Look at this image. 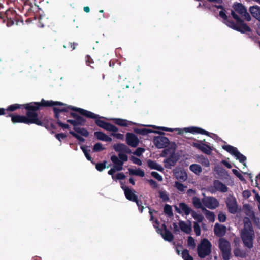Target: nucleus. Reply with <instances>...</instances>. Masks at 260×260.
Listing matches in <instances>:
<instances>
[{"instance_id": "obj_1", "label": "nucleus", "mask_w": 260, "mask_h": 260, "mask_svg": "<svg viewBox=\"0 0 260 260\" xmlns=\"http://www.w3.org/2000/svg\"><path fill=\"white\" fill-rule=\"evenodd\" d=\"M43 106H54L53 109L56 117L58 119V124L63 128H68L69 126L64 124L61 119H66L68 115L71 112V110L79 111V108H75L72 106H67L62 103L59 102H53L52 101H45L42 100Z\"/></svg>"}, {"instance_id": "obj_2", "label": "nucleus", "mask_w": 260, "mask_h": 260, "mask_svg": "<svg viewBox=\"0 0 260 260\" xmlns=\"http://www.w3.org/2000/svg\"><path fill=\"white\" fill-rule=\"evenodd\" d=\"M216 7L221 9L219 11V16L223 19L224 23L228 26L241 32L250 31V28L239 19L234 11H232V15L233 18L236 20L237 24H235L233 22L230 21L228 19L224 10L221 5H216Z\"/></svg>"}, {"instance_id": "obj_3", "label": "nucleus", "mask_w": 260, "mask_h": 260, "mask_svg": "<svg viewBox=\"0 0 260 260\" xmlns=\"http://www.w3.org/2000/svg\"><path fill=\"white\" fill-rule=\"evenodd\" d=\"M241 237L244 245L251 249L253 246L255 234L251 223L248 218L244 219V228L241 231Z\"/></svg>"}, {"instance_id": "obj_4", "label": "nucleus", "mask_w": 260, "mask_h": 260, "mask_svg": "<svg viewBox=\"0 0 260 260\" xmlns=\"http://www.w3.org/2000/svg\"><path fill=\"white\" fill-rule=\"evenodd\" d=\"M42 103V101H41V103H30L24 105L25 108L28 110L26 113V120L28 122L27 124L32 123H34L38 125H41L42 124V122L39 119L38 115L35 111L37 110L40 106H43Z\"/></svg>"}, {"instance_id": "obj_5", "label": "nucleus", "mask_w": 260, "mask_h": 260, "mask_svg": "<svg viewBox=\"0 0 260 260\" xmlns=\"http://www.w3.org/2000/svg\"><path fill=\"white\" fill-rule=\"evenodd\" d=\"M79 111L80 114L87 117L95 119V123L99 127L111 132H118V129L115 126L100 120L98 115L82 109H79Z\"/></svg>"}, {"instance_id": "obj_6", "label": "nucleus", "mask_w": 260, "mask_h": 260, "mask_svg": "<svg viewBox=\"0 0 260 260\" xmlns=\"http://www.w3.org/2000/svg\"><path fill=\"white\" fill-rule=\"evenodd\" d=\"M153 127L157 128L158 129H162L168 132H173L174 131L172 128H167L166 127H156L155 126H152ZM174 130L178 132V133L180 134H182L184 132L185 133H190L191 134H204L208 135L209 133L204 130L201 128H199L197 127H186L184 128L183 129H180V128H175Z\"/></svg>"}, {"instance_id": "obj_7", "label": "nucleus", "mask_w": 260, "mask_h": 260, "mask_svg": "<svg viewBox=\"0 0 260 260\" xmlns=\"http://www.w3.org/2000/svg\"><path fill=\"white\" fill-rule=\"evenodd\" d=\"M211 243L207 239H203L197 247L199 256L204 258L209 255L211 252Z\"/></svg>"}, {"instance_id": "obj_8", "label": "nucleus", "mask_w": 260, "mask_h": 260, "mask_svg": "<svg viewBox=\"0 0 260 260\" xmlns=\"http://www.w3.org/2000/svg\"><path fill=\"white\" fill-rule=\"evenodd\" d=\"M153 225L158 233L160 234L165 240L171 241L173 240V236L172 234L170 231L167 230L164 224L159 225V222L156 219L153 222Z\"/></svg>"}, {"instance_id": "obj_9", "label": "nucleus", "mask_w": 260, "mask_h": 260, "mask_svg": "<svg viewBox=\"0 0 260 260\" xmlns=\"http://www.w3.org/2000/svg\"><path fill=\"white\" fill-rule=\"evenodd\" d=\"M219 247L222 252L223 259L229 260L231 249L229 242L224 238H220L219 240Z\"/></svg>"}, {"instance_id": "obj_10", "label": "nucleus", "mask_w": 260, "mask_h": 260, "mask_svg": "<svg viewBox=\"0 0 260 260\" xmlns=\"http://www.w3.org/2000/svg\"><path fill=\"white\" fill-rule=\"evenodd\" d=\"M223 149L229 152L231 154L234 156V157L240 162H243V165L245 166V161L246 160V157L240 153L237 149L230 145H224L222 146Z\"/></svg>"}, {"instance_id": "obj_11", "label": "nucleus", "mask_w": 260, "mask_h": 260, "mask_svg": "<svg viewBox=\"0 0 260 260\" xmlns=\"http://www.w3.org/2000/svg\"><path fill=\"white\" fill-rule=\"evenodd\" d=\"M74 132L70 131V133L75 137L80 142H84L85 139L81 137H87L89 135V132L84 128L74 127Z\"/></svg>"}, {"instance_id": "obj_12", "label": "nucleus", "mask_w": 260, "mask_h": 260, "mask_svg": "<svg viewBox=\"0 0 260 260\" xmlns=\"http://www.w3.org/2000/svg\"><path fill=\"white\" fill-rule=\"evenodd\" d=\"M121 187L122 189L124 191V193L126 198L130 201L136 202L137 206L139 207V209L141 212H142L143 209H144L143 206H141L139 204V202L137 200V198L136 194H135V191L133 190H131L128 187L122 185Z\"/></svg>"}, {"instance_id": "obj_13", "label": "nucleus", "mask_w": 260, "mask_h": 260, "mask_svg": "<svg viewBox=\"0 0 260 260\" xmlns=\"http://www.w3.org/2000/svg\"><path fill=\"white\" fill-rule=\"evenodd\" d=\"M205 207L210 209H215L219 206V201L213 197H205L202 199Z\"/></svg>"}, {"instance_id": "obj_14", "label": "nucleus", "mask_w": 260, "mask_h": 260, "mask_svg": "<svg viewBox=\"0 0 260 260\" xmlns=\"http://www.w3.org/2000/svg\"><path fill=\"white\" fill-rule=\"evenodd\" d=\"M228 190V187L219 180H215L213 182V185L208 188V190L212 194L215 193L216 191L226 192Z\"/></svg>"}, {"instance_id": "obj_15", "label": "nucleus", "mask_w": 260, "mask_h": 260, "mask_svg": "<svg viewBox=\"0 0 260 260\" xmlns=\"http://www.w3.org/2000/svg\"><path fill=\"white\" fill-rule=\"evenodd\" d=\"M234 9L235 12L240 14L241 16L243 17L246 20L249 21L251 20L250 15L247 13L246 9L242 4L239 3L235 4Z\"/></svg>"}, {"instance_id": "obj_16", "label": "nucleus", "mask_w": 260, "mask_h": 260, "mask_svg": "<svg viewBox=\"0 0 260 260\" xmlns=\"http://www.w3.org/2000/svg\"><path fill=\"white\" fill-rule=\"evenodd\" d=\"M175 210L179 214L188 215L190 214L192 209L186 204L180 203L175 206Z\"/></svg>"}, {"instance_id": "obj_17", "label": "nucleus", "mask_w": 260, "mask_h": 260, "mask_svg": "<svg viewBox=\"0 0 260 260\" xmlns=\"http://www.w3.org/2000/svg\"><path fill=\"white\" fill-rule=\"evenodd\" d=\"M226 206L229 211L231 213H235L237 210V204L235 197L230 196L227 198Z\"/></svg>"}, {"instance_id": "obj_18", "label": "nucleus", "mask_w": 260, "mask_h": 260, "mask_svg": "<svg viewBox=\"0 0 260 260\" xmlns=\"http://www.w3.org/2000/svg\"><path fill=\"white\" fill-rule=\"evenodd\" d=\"M154 143L158 148H162L167 146L169 140L165 137H157L154 139Z\"/></svg>"}, {"instance_id": "obj_19", "label": "nucleus", "mask_w": 260, "mask_h": 260, "mask_svg": "<svg viewBox=\"0 0 260 260\" xmlns=\"http://www.w3.org/2000/svg\"><path fill=\"white\" fill-rule=\"evenodd\" d=\"M126 142L131 147H135L138 145L139 140L134 134L128 133L126 134Z\"/></svg>"}, {"instance_id": "obj_20", "label": "nucleus", "mask_w": 260, "mask_h": 260, "mask_svg": "<svg viewBox=\"0 0 260 260\" xmlns=\"http://www.w3.org/2000/svg\"><path fill=\"white\" fill-rule=\"evenodd\" d=\"M226 231V228L223 225L216 223L214 225V234L218 236L222 237L224 236Z\"/></svg>"}, {"instance_id": "obj_21", "label": "nucleus", "mask_w": 260, "mask_h": 260, "mask_svg": "<svg viewBox=\"0 0 260 260\" xmlns=\"http://www.w3.org/2000/svg\"><path fill=\"white\" fill-rule=\"evenodd\" d=\"M175 177L179 180L185 181L187 178V175L185 171L182 169H176L174 171Z\"/></svg>"}, {"instance_id": "obj_22", "label": "nucleus", "mask_w": 260, "mask_h": 260, "mask_svg": "<svg viewBox=\"0 0 260 260\" xmlns=\"http://www.w3.org/2000/svg\"><path fill=\"white\" fill-rule=\"evenodd\" d=\"M70 114L74 117L75 119V120H70L68 119L67 121L70 123L71 124L74 126H76L78 125H82L84 122V120L79 116H78L76 114L73 113H70Z\"/></svg>"}, {"instance_id": "obj_23", "label": "nucleus", "mask_w": 260, "mask_h": 260, "mask_svg": "<svg viewBox=\"0 0 260 260\" xmlns=\"http://www.w3.org/2000/svg\"><path fill=\"white\" fill-rule=\"evenodd\" d=\"M10 116L13 123H24L25 124L28 123L26 120V116L19 115H11Z\"/></svg>"}, {"instance_id": "obj_24", "label": "nucleus", "mask_w": 260, "mask_h": 260, "mask_svg": "<svg viewBox=\"0 0 260 260\" xmlns=\"http://www.w3.org/2000/svg\"><path fill=\"white\" fill-rule=\"evenodd\" d=\"M109 120H111L114 121V123L118 125L119 126H129V125H132V124H133V123L132 122H131L130 121H128L125 119H123L113 118V119H109Z\"/></svg>"}, {"instance_id": "obj_25", "label": "nucleus", "mask_w": 260, "mask_h": 260, "mask_svg": "<svg viewBox=\"0 0 260 260\" xmlns=\"http://www.w3.org/2000/svg\"><path fill=\"white\" fill-rule=\"evenodd\" d=\"M111 160L114 164V167L117 169V171H120L122 169L123 163L119 158L116 155H112L111 157Z\"/></svg>"}, {"instance_id": "obj_26", "label": "nucleus", "mask_w": 260, "mask_h": 260, "mask_svg": "<svg viewBox=\"0 0 260 260\" xmlns=\"http://www.w3.org/2000/svg\"><path fill=\"white\" fill-rule=\"evenodd\" d=\"M94 136L99 140L105 142L112 141V138L101 132H95L94 134Z\"/></svg>"}, {"instance_id": "obj_27", "label": "nucleus", "mask_w": 260, "mask_h": 260, "mask_svg": "<svg viewBox=\"0 0 260 260\" xmlns=\"http://www.w3.org/2000/svg\"><path fill=\"white\" fill-rule=\"evenodd\" d=\"M179 226L181 231L186 234L190 233L191 231V225L190 222L187 223L184 221H179Z\"/></svg>"}, {"instance_id": "obj_28", "label": "nucleus", "mask_w": 260, "mask_h": 260, "mask_svg": "<svg viewBox=\"0 0 260 260\" xmlns=\"http://www.w3.org/2000/svg\"><path fill=\"white\" fill-rule=\"evenodd\" d=\"M113 148L119 153L127 152L128 149L125 145L120 143L115 144L113 146Z\"/></svg>"}, {"instance_id": "obj_29", "label": "nucleus", "mask_w": 260, "mask_h": 260, "mask_svg": "<svg viewBox=\"0 0 260 260\" xmlns=\"http://www.w3.org/2000/svg\"><path fill=\"white\" fill-rule=\"evenodd\" d=\"M192 204L196 209H201L203 211V208H205L202 202V200H201L199 198L194 197L192 200Z\"/></svg>"}, {"instance_id": "obj_30", "label": "nucleus", "mask_w": 260, "mask_h": 260, "mask_svg": "<svg viewBox=\"0 0 260 260\" xmlns=\"http://www.w3.org/2000/svg\"><path fill=\"white\" fill-rule=\"evenodd\" d=\"M250 12L252 16L257 20L260 16V7L257 6L251 7Z\"/></svg>"}, {"instance_id": "obj_31", "label": "nucleus", "mask_w": 260, "mask_h": 260, "mask_svg": "<svg viewBox=\"0 0 260 260\" xmlns=\"http://www.w3.org/2000/svg\"><path fill=\"white\" fill-rule=\"evenodd\" d=\"M206 218L210 221L213 222L215 220V215L213 212H211L205 208L203 209V211Z\"/></svg>"}, {"instance_id": "obj_32", "label": "nucleus", "mask_w": 260, "mask_h": 260, "mask_svg": "<svg viewBox=\"0 0 260 260\" xmlns=\"http://www.w3.org/2000/svg\"><path fill=\"white\" fill-rule=\"evenodd\" d=\"M149 167L152 169H155L159 171H162L164 169L159 164L154 161L149 160L147 162Z\"/></svg>"}, {"instance_id": "obj_33", "label": "nucleus", "mask_w": 260, "mask_h": 260, "mask_svg": "<svg viewBox=\"0 0 260 260\" xmlns=\"http://www.w3.org/2000/svg\"><path fill=\"white\" fill-rule=\"evenodd\" d=\"M189 169L197 175H199L202 171V169L201 166L196 164L191 165L189 167Z\"/></svg>"}, {"instance_id": "obj_34", "label": "nucleus", "mask_w": 260, "mask_h": 260, "mask_svg": "<svg viewBox=\"0 0 260 260\" xmlns=\"http://www.w3.org/2000/svg\"><path fill=\"white\" fill-rule=\"evenodd\" d=\"M128 170L130 174L131 175L139 176L140 177H143L145 175L144 171L140 169H129Z\"/></svg>"}, {"instance_id": "obj_35", "label": "nucleus", "mask_w": 260, "mask_h": 260, "mask_svg": "<svg viewBox=\"0 0 260 260\" xmlns=\"http://www.w3.org/2000/svg\"><path fill=\"white\" fill-rule=\"evenodd\" d=\"M190 214H191L192 217L197 221V222H201L203 220L204 217L202 214L198 213L192 210H191Z\"/></svg>"}, {"instance_id": "obj_36", "label": "nucleus", "mask_w": 260, "mask_h": 260, "mask_svg": "<svg viewBox=\"0 0 260 260\" xmlns=\"http://www.w3.org/2000/svg\"><path fill=\"white\" fill-rule=\"evenodd\" d=\"M234 255L237 257H240L242 258H245L246 257V252L240 249L239 248H236L234 250Z\"/></svg>"}, {"instance_id": "obj_37", "label": "nucleus", "mask_w": 260, "mask_h": 260, "mask_svg": "<svg viewBox=\"0 0 260 260\" xmlns=\"http://www.w3.org/2000/svg\"><path fill=\"white\" fill-rule=\"evenodd\" d=\"M176 162V159L174 158L173 157H170L165 161V166L167 168H170L175 165Z\"/></svg>"}, {"instance_id": "obj_38", "label": "nucleus", "mask_w": 260, "mask_h": 260, "mask_svg": "<svg viewBox=\"0 0 260 260\" xmlns=\"http://www.w3.org/2000/svg\"><path fill=\"white\" fill-rule=\"evenodd\" d=\"M200 150L207 154H210L212 150L211 147L205 144H203Z\"/></svg>"}, {"instance_id": "obj_39", "label": "nucleus", "mask_w": 260, "mask_h": 260, "mask_svg": "<svg viewBox=\"0 0 260 260\" xmlns=\"http://www.w3.org/2000/svg\"><path fill=\"white\" fill-rule=\"evenodd\" d=\"M81 148L82 150V151H83L85 156H86V158L88 160H90V161H92V158L89 155V151H90V150H88L87 149V147H85V146H82L81 147Z\"/></svg>"}, {"instance_id": "obj_40", "label": "nucleus", "mask_w": 260, "mask_h": 260, "mask_svg": "<svg viewBox=\"0 0 260 260\" xmlns=\"http://www.w3.org/2000/svg\"><path fill=\"white\" fill-rule=\"evenodd\" d=\"M24 105H20V104H13V105H11L9 106L7 108V110L10 111H15V110L17 109L20 108L22 106L24 107Z\"/></svg>"}, {"instance_id": "obj_41", "label": "nucleus", "mask_w": 260, "mask_h": 260, "mask_svg": "<svg viewBox=\"0 0 260 260\" xmlns=\"http://www.w3.org/2000/svg\"><path fill=\"white\" fill-rule=\"evenodd\" d=\"M182 256L184 260H193V258L188 253V250H184L182 252Z\"/></svg>"}, {"instance_id": "obj_42", "label": "nucleus", "mask_w": 260, "mask_h": 260, "mask_svg": "<svg viewBox=\"0 0 260 260\" xmlns=\"http://www.w3.org/2000/svg\"><path fill=\"white\" fill-rule=\"evenodd\" d=\"M159 197L164 201H167L169 200V198L168 193L163 190H160L159 191Z\"/></svg>"}, {"instance_id": "obj_43", "label": "nucleus", "mask_w": 260, "mask_h": 260, "mask_svg": "<svg viewBox=\"0 0 260 260\" xmlns=\"http://www.w3.org/2000/svg\"><path fill=\"white\" fill-rule=\"evenodd\" d=\"M105 149V148L103 145L100 143L95 144L93 147V151L95 152H99Z\"/></svg>"}, {"instance_id": "obj_44", "label": "nucleus", "mask_w": 260, "mask_h": 260, "mask_svg": "<svg viewBox=\"0 0 260 260\" xmlns=\"http://www.w3.org/2000/svg\"><path fill=\"white\" fill-rule=\"evenodd\" d=\"M194 231L196 236H199L201 234L200 226L197 222H194L193 225Z\"/></svg>"}, {"instance_id": "obj_45", "label": "nucleus", "mask_w": 260, "mask_h": 260, "mask_svg": "<svg viewBox=\"0 0 260 260\" xmlns=\"http://www.w3.org/2000/svg\"><path fill=\"white\" fill-rule=\"evenodd\" d=\"M150 133H158L160 134V133L158 131H153L150 129H146V128H143L139 130V133L142 135L147 134Z\"/></svg>"}, {"instance_id": "obj_46", "label": "nucleus", "mask_w": 260, "mask_h": 260, "mask_svg": "<svg viewBox=\"0 0 260 260\" xmlns=\"http://www.w3.org/2000/svg\"><path fill=\"white\" fill-rule=\"evenodd\" d=\"M164 212L169 216L172 215V207L169 205H166L164 207Z\"/></svg>"}, {"instance_id": "obj_47", "label": "nucleus", "mask_w": 260, "mask_h": 260, "mask_svg": "<svg viewBox=\"0 0 260 260\" xmlns=\"http://www.w3.org/2000/svg\"><path fill=\"white\" fill-rule=\"evenodd\" d=\"M203 166L205 167H208L210 165V162L207 158L202 157L199 161Z\"/></svg>"}, {"instance_id": "obj_48", "label": "nucleus", "mask_w": 260, "mask_h": 260, "mask_svg": "<svg viewBox=\"0 0 260 260\" xmlns=\"http://www.w3.org/2000/svg\"><path fill=\"white\" fill-rule=\"evenodd\" d=\"M125 178V175L123 173H118L116 175H113L112 179L115 180H121Z\"/></svg>"}, {"instance_id": "obj_49", "label": "nucleus", "mask_w": 260, "mask_h": 260, "mask_svg": "<svg viewBox=\"0 0 260 260\" xmlns=\"http://www.w3.org/2000/svg\"><path fill=\"white\" fill-rule=\"evenodd\" d=\"M106 165V161H104L103 163L97 164L95 166V167L98 170L101 171L105 168Z\"/></svg>"}, {"instance_id": "obj_50", "label": "nucleus", "mask_w": 260, "mask_h": 260, "mask_svg": "<svg viewBox=\"0 0 260 260\" xmlns=\"http://www.w3.org/2000/svg\"><path fill=\"white\" fill-rule=\"evenodd\" d=\"M218 218L219 221L223 222L225 221L226 219V216L224 213L221 212L218 214Z\"/></svg>"}, {"instance_id": "obj_51", "label": "nucleus", "mask_w": 260, "mask_h": 260, "mask_svg": "<svg viewBox=\"0 0 260 260\" xmlns=\"http://www.w3.org/2000/svg\"><path fill=\"white\" fill-rule=\"evenodd\" d=\"M188 245L192 248L195 247V241L194 239L191 237H189L187 240Z\"/></svg>"}, {"instance_id": "obj_52", "label": "nucleus", "mask_w": 260, "mask_h": 260, "mask_svg": "<svg viewBox=\"0 0 260 260\" xmlns=\"http://www.w3.org/2000/svg\"><path fill=\"white\" fill-rule=\"evenodd\" d=\"M215 171L219 174H221V175H225L227 174V172L226 171L223 169L222 168H220L218 167H217L215 169Z\"/></svg>"}, {"instance_id": "obj_53", "label": "nucleus", "mask_w": 260, "mask_h": 260, "mask_svg": "<svg viewBox=\"0 0 260 260\" xmlns=\"http://www.w3.org/2000/svg\"><path fill=\"white\" fill-rule=\"evenodd\" d=\"M131 160L133 163H134L136 165H138L139 166L142 165L141 160L139 158H137L135 156H132L131 157Z\"/></svg>"}, {"instance_id": "obj_54", "label": "nucleus", "mask_w": 260, "mask_h": 260, "mask_svg": "<svg viewBox=\"0 0 260 260\" xmlns=\"http://www.w3.org/2000/svg\"><path fill=\"white\" fill-rule=\"evenodd\" d=\"M151 174L154 178H155L158 181H161L162 180V176L160 175L158 173L156 172H152L151 173Z\"/></svg>"}, {"instance_id": "obj_55", "label": "nucleus", "mask_w": 260, "mask_h": 260, "mask_svg": "<svg viewBox=\"0 0 260 260\" xmlns=\"http://www.w3.org/2000/svg\"><path fill=\"white\" fill-rule=\"evenodd\" d=\"M119 159L122 161L123 164L124 162L126 161L128 159L127 156L124 154V153H120L119 154Z\"/></svg>"}, {"instance_id": "obj_56", "label": "nucleus", "mask_w": 260, "mask_h": 260, "mask_svg": "<svg viewBox=\"0 0 260 260\" xmlns=\"http://www.w3.org/2000/svg\"><path fill=\"white\" fill-rule=\"evenodd\" d=\"M175 187L178 189L179 191H183L184 190L185 187L182 184L178 182H175Z\"/></svg>"}, {"instance_id": "obj_57", "label": "nucleus", "mask_w": 260, "mask_h": 260, "mask_svg": "<svg viewBox=\"0 0 260 260\" xmlns=\"http://www.w3.org/2000/svg\"><path fill=\"white\" fill-rule=\"evenodd\" d=\"M111 135L114 136L117 139L122 140L124 138V136L122 134L120 133H117V132H112Z\"/></svg>"}, {"instance_id": "obj_58", "label": "nucleus", "mask_w": 260, "mask_h": 260, "mask_svg": "<svg viewBox=\"0 0 260 260\" xmlns=\"http://www.w3.org/2000/svg\"><path fill=\"white\" fill-rule=\"evenodd\" d=\"M233 173L237 176L241 180H244V178L242 175L237 170L233 169L232 170Z\"/></svg>"}, {"instance_id": "obj_59", "label": "nucleus", "mask_w": 260, "mask_h": 260, "mask_svg": "<svg viewBox=\"0 0 260 260\" xmlns=\"http://www.w3.org/2000/svg\"><path fill=\"white\" fill-rule=\"evenodd\" d=\"M145 150L142 148H138L134 153V154L137 156H140L144 152Z\"/></svg>"}, {"instance_id": "obj_60", "label": "nucleus", "mask_w": 260, "mask_h": 260, "mask_svg": "<svg viewBox=\"0 0 260 260\" xmlns=\"http://www.w3.org/2000/svg\"><path fill=\"white\" fill-rule=\"evenodd\" d=\"M148 181L150 183L151 186L153 188H156L157 187V183L153 180L152 179L148 180Z\"/></svg>"}, {"instance_id": "obj_61", "label": "nucleus", "mask_w": 260, "mask_h": 260, "mask_svg": "<svg viewBox=\"0 0 260 260\" xmlns=\"http://www.w3.org/2000/svg\"><path fill=\"white\" fill-rule=\"evenodd\" d=\"M148 210H149V214L150 215V220L151 221H153L154 217V214H156V212H155V211H152L149 208H148Z\"/></svg>"}, {"instance_id": "obj_62", "label": "nucleus", "mask_w": 260, "mask_h": 260, "mask_svg": "<svg viewBox=\"0 0 260 260\" xmlns=\"http://www.w3.org/2000/svg\"><path fill=\"white\" fill-rule=\"evenodd\" d=\"M56 138L59 141L66 138V135L63 134H58L55 135Z\"/></svg>"}, {"instance_id": "obj_63", "label": "nucleus", "mask_w": 260, "mask_h": 260, "mask_svg": "<svg viewBox=\"0 0 260 260\" xmlns=\"http://www.w3.org/2000/svg\"><path fill=\"white\" fill-rule=\"evenodd\" d=\"M116 171H117V169H116V168H115V167L113 166V167L112 168H111V169L108 171V174H109V175H112V176L113 175H113V174H114V173Z\"/></svg>"}, {"instance_id": "obj_64", "label": "nucleus", "mask_w": 260, "mask_h": 260, "mask_svg": "<svg viewBox=\"0 0 260 260\" xmlns=\"http://www.w3.org/2000/svg\"><path fill=\"white\" fill-rule=\"evenodd\" d=\"M204 143H194L193 146L199 149H201V147Z\"/></svg>"}]
</instances>
